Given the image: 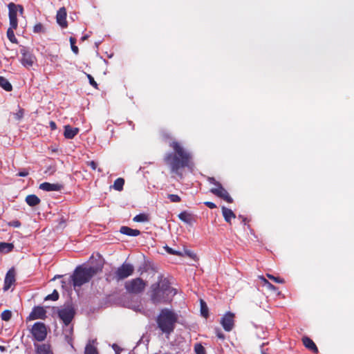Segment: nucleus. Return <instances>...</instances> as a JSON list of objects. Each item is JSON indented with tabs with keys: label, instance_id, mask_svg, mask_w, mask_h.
Masks as SVG:
<instances>
[{
	"label": "nucleus",
	"instance_id": "nucleus-13",
	"mask_svg": "<svg viewBox=\"0 0 354 354\" xmlns=\"http://www.w3.org/2000/svg\"><path fill=\"white\" fill-rule=\"evenodd\" d=\"M15 270L14 268H11L6 273L5 279H4V286L3 290L5 291L8 290L12 285H13L15 282Z\"/></svg>",
	"mask_w": 354,
	"mask_h": 354
},
{
	"label": "nucleus",
	"instance_id": "nucleus-20",
	"mask_svg": "<svg viewBox=\"0 0 354 354\" xmlns=\"http://www.w3.org/2000/svg\"><path fill=\"white\" fill-rule=\"evenodd\" d=\"M124 306L127 308L133 310L136 312L142 313L143 311V308L140 301L133 302V300H128L124 302Z\"/></svg>",
	"mask_w": 354,
	"mask_h": 354
},
{
	"label": "nucleus",
	"instance_id": "nucleus-50",
	"mask_svg": "<svg viewBox=\"0 0 354 354\" xmlns=\"http://www.w3.org/2000/svg\"><path fill=\"white\" fill-rule=\"evenodd\" d=\"M17 11L19 12V14L20 15H23L24 14V8L21 5H19V4H17Z\"/></svg>",
	"mask_w": 354,
	"mask_h": 354
},
{
	"label": "nucleus",
	"instance_id": "nucleus-38",
	"mask_svg": "<svg viewBox=\"0 0 354 354\" xmlns=\"http://www.w3.org/2000/svg\"><path fill=\"white\" fill-rule=\"evenodd\" d=\"M59 299V293L56 290H54L52 294L47 295L45 300L57 301Z\"/></svg>",
	"mask_w": 354,
	"mask_h": 354
},
{
	"label": "nucleus",
	"instance_id": "nucleus-51",
	"mask_svg": "<svg viewBox=\"0 0 354 354\" xmlns=\"http://www.w3.org/2000/svg\"><path fill=\"white\" fill-rule=\"evenodd\" d=\"M87 38H88V36H87V35H84V36H83V37H82V41H84V40L87 39Z\"/></svg>",
	"mask_w": 354,
	"mask_h": 354
},
{
	"label": "nucleus",
	"instance_id": "nucleus-39",
	"mask_svg": "<svg viewBox=\"0 0 354 354\" xmlns=\"http://www.w3.org/2000/svg\"><path fill=\"white\" fill-rule=\"evenodd\" d=\"M196 354H206L205 349L201 344H196L194 346Z\"/></svg>",
	"mask_w": 354,
	"mask_h": 354
},
{
	"label": "nucleus",
	"instance_id": "nucleus-31",
	"mask_svg": "<svg viewBox=\"0 0 354 354\" xmlns=\"http://www.w3.org/2000/svg\"><path fill=\"white\" fill-rule=\"evenodd\" d=\"M69 41L71 43V47L72 51L75 55H77L79 53V49H78V47L75 45L76 39L75 37H71L69 39Z\"/></svg>",
	"mask_w": 354,
	"mask_h": 354
},
{
	"label": "nucleus",
	"instance_id": "nucleus-55",
	"mask_svg": "<svg viewBox=\"0 0 354 354\" xmlns=\"http://www.w3.org/2000/svg\"><path fill=\"white\" fill-rule=\"evenodd\" d=\"M262 354H267V353H266L265 352H262Z\"/></svg>",
	"mask_w": 354,
	"mask_h": 354
},
{
	"label": "nucleus",
	"instance_id": "nucleus-36",
	"mask_svg": "<svg viewBox=\"0 0 354 354\" xmlns=\"http://www.w3.org/2000/svg\"><path fill=\"white\" fill-rule=\"evenodd\" d=\"M259 279L263 282L264 285L266 286L269 290H275L277 289L276 287L270 283L264 277L261 276L259 277Z\"/></svg>",
	"mask_w": 354,
	"mask_h": 354
},
{
	"label": "nucleus",
	"instance_id": "nucleus-7",
	"mask_svg": "<svg viewBox=\"0 0 354 354\" xmlns=\"http://www.w3.org/2000/svg\"><path fill=\"white\" fill-rule=\"evenodd\" d=\"M21 64L26 68H29L32 67L37 61L35 55L26 47L22 46L20 49Z\"/></svg>",
	"mask_w": 354,
	"mask_h": 354
},
{
	"label": "nucleus",
	"instance_id": "nucleus-21",
	"mask_svg": "<svg viewBox=\"0 0 354 354\" xmlns=\"http://www.w3.org/2000/svg\"><path fill=\"white\" fill-rule=\"evenodd\" d=\"M221 210L225 221L230 224L232 218H236L235 214L233 212L232 209L227 208L225 206L221 207Z\"/></svg>",
	"mask_w": 354,
	"mask_h": 354
},
{
	"label": "nucleus",
	"instance_id": "nucleus-53",
	"mask_svg": "<svg viewBox=\"0 0 354 354\" xmlns=\"http://www.w3.org/2000/svg\"><path fill=\"white\" fill-rule=\"evenodd\" d=\"M242 220H243V223L244 224H245V222H246V220H247L246 218H242Z\"/></svg>",
	"mask_w": 354,
	"mask_h": 354
},
{
	"label": "nucleus",
	"instance_id": "nucleus-5",
	"mask_svg": "<svg viewBox=\"0 0 354 354\" xmlns=\"http://www.w3.org/2000/svg\"><path fill=\"white\" fill-rule=\"evenodd\" d=\"M207 181L214 185L210 189V192L217 197L224 200L228 203H233V198L230 196L228 192L223 187L221 183L217 181L214 177H208Z\"/></svg>",
	"mask_w": 354,
	"mask_h": 354
},
{
	"label": "nucleus",
	"instance_id": "nucleus-14",
	"mask_svg": "<svg viewBox=\"0 0 354 354\" xmlns=\"http://www.w3.org/2000/svg\"><path fill=\"white\" fill-rule=\"evenodd\" d=\"M66 10L64 7H62L59 9L56 15V20L57 24L62 28H66L68 26V23L66 21Z\"/></svg>",
	"mask_w": 354,
	"mask_h": 354
},
{
	"label": "nucleus",
	"instance_id": "nucleus-35",
	"mask_svg": "<svg viewBox=\"0 0 354 354\" xmlns=\"http://www.w3.org/2000/svg\"><path fill=\"white\" fill-rule=\"evenodd\" d=\"M266 277L271 279L272 281H274L277 283H284L285 280L283 278L279 277H274L272 274H266Z\"/></svg>",
	"mask_w": 354,
	"mask_h": 354
},
{
	"label": "nucleus",
	"instance_id": "nucleus-30",
	"mask_svg": "<svg viewBox=\"0 0 354 354\" xmlns=\"http://www.w3.org/2000/svg\"><path fill=\"white\" fill-rule=\"evenodd\" d=\"M134 222H146L148 221V216L145 214H139L133 217Z\"/></svg>",
	"mask_w": 354,
	"mask_h": 354
},
{
	"label": "nucleus",
	"instance_id": "nucleus-28",
	"mask_svg": "<svg viewBox=\"0 0 354 354\" xmlns=\"http://www.w3.org/2000/svg\"><path fill=\"white\" fill-rule=\"evenodd\" d=\"M17 28H12V26H10L8 29L7 30V37L10 42L13 44H17L18 41L15 35L14 30H16Z\"/></svg>",
	"mask_w": 354,
	"mask_h": 354
},
{
	"label": "nucleus",
	"instance_id": "nucleus-48",
	"mask_svg": "<svg viewBox=\"0 0 354 354\" xmlns=\"http://www.w3.org/2000/svg\"><path fill=\"white\" fill-rule=\"evenodd\" d=\"M28 175V171L27 170H24L21 171H19L17 174V176H21V177H25V176H27Z\"/></svg>",
	"mask_w": 354,
	"mask_h": 354
},
{
	"label": "nucleus",
	"instance_id": "nucleus-54",
	"mask_svg": "<svg viewBox=\"0 0 354 354\" xmlns=\"http://www.w3.org/2000/svg\"><path fill=\"white\" fill-rule=\"evenodd\" d=\"M117 347V345L113 344V348Z\"/></svg>",
	"mask_w": 354,
	"mask_h": 354
},
{
	"label": "nucleus",
	"instance_id": "nucleus-17",
	"mask_svg": "<svg viewBox=\"0 0 354 354\" xmlns=\"http://www.w3.org/2000/svg\"><path fill=\"white\" fill-rule=\"evenodd\" d=\"M154 284H158V287H160V289L162 290L168 296L169 294L171 293L173 290L170 286L169 281L167 279H162V277H160L157 283H155Z\"/></svg>",
	"mask_w": 354,
	"mask_h": 354
},
{
	"label": "nucleus",
	"instance_id": "nucleus-3",
	"mask_svg": "<svg viewBox=\"0 0 354 354\" xmlns=\"http://www.w3.org/2000/svg\"><path fill=\"white\" fill-rule=\"evenodd\" d=\"M100 271H101V268L97 267L77 266L71 276L73 286L80 287L88 283Z\"/></svg>",
	"mask_w": 354,
	"mask_h": 354
},
{
	"label": "nucleus",
	"instance_id": "nucleus-1",
	"mask_svg": "<svg viewBox=\"0 0 354 354\" xmlns=\"http://www.w3.org/2000/svg\"><path fill=\"white\" fill-rule=\"evenodd\" d=\"M169 147L173 151L165 153L163 158L164 163L169 167L174 177L181 180L184 178L183 172L185 169L190 171L194 169L192 155L178 141H172Z\"/></svg>",
	"mask_w": 354,
	"mask_h": 354
},
{
	"label": "nucleus",
	"instance_id": "nucleus-34",
	"mask_svg": "<svg viewBox=\"0 0 354 354\" xmlns=\"http://www.w3.org/2000/svg\"><path fill=\"white\" fill-rule=\"evenodd\" d=\"M33 32L35 33H44L45 32V28L41 23H38L34 26Z\"/></svg>",
	"mask_w": 354,
	"mask_h": 354
},
{
	"label": "nucleus",
	"instance_id": "nucleus-45",
	"mask_svg": "<svg viewBox=\"0 0 354 354\" xmlns=\"http://www.w3.org/2000/svg\"><path fill=\"white\" fill-rule=\"evenodd\" d=\"M87 165L89 166L93 170H95L96 168H97V163L93 161V160H91V161H88L87 162Z\"/></svg>",
	"mask_w": 354,
	"mask_h": 354
},
{
	"label": "nucleus",
	"instance_id": "nucleus-27",
	"mask_svg": "<svg viewBox=\"0 0 354 354\" xmlns=\"http://www.w3.org/2000/svg\"><path fill=\"white\" fill-rule=\"evenodd\" d=\"M0 86L6 91H11L12 90V84L3 76H0Z\"/></svg>",
	"mask_w": 354,
	"mask_h": 354
},
{
	"label": "nucleus",
	"instance_id": "nucleus-18",
	"mask_svg": "<svg viewBox=\"0 0 354 354\" xmlns=\"http://www.w3.org/2000/svg\"><path fill=\"white\" fill-rule=\"evenodd\" d=\"M80 131L79 128L72 127L68 124L64 126V136L66 139H73Z\"/></svg>",
	"mask_w": 354,
	"mask_h": 354
},
{
	"label": "nucleus",
	"instance_id": "nucleus-42",
	"mask_svg": "<svg viewBox=\"0 0 354 354\" xmlns=\"http://www.w3.org/2000/svg\"><path fill=\"white\" fill-rule=\"evenodd\" d=\"M8 225L9 226L13 227H19L21 225V222L18 220H14V221H10L8 223Z\"/></svg>",
	"mask_w": 354,
	"mask_h": 354
},
{
	"label": "nucleus",
	"instance_id": "nucleus-23",
	"mask_svg": "<svg viewBox=\"0 0 354 354\" xmlns=\"http://www.w3.org/2000/svg\"><path fill=\"white\" fill-rule=\"evenodd\" d=\"M36 354H53L50 346L42 344L36 346Z\"/></svg>",
	"mask_w": 354,
	"mask_h": 354
},
{
	"label": "nucleus",
	"instance_id": "nucleus-41",
	"mask_svg": "<svg viewBox=\"0 0 354 354\" xmlns=\"http://www.w3.org/2000/svg\"><path fill=\"white\" fill-rule=\"evenodd\" d=\"M87 77L88 79V81H89V84L93 86L95 88H98V84H97V82H95V80H94L93 77L90 75V74H87Z\"/></svg>",
	"mask_w": 354,
	"mask_h": 354
},
{
	"label": "nucleus",
	"instance_id": "nucleus-19",
	"mask_svg": "<svg viewBox=\"0 0 354 354\" xmlns=\"http://www.w3.org/2000/svg\"><path fill=\"white\" fill-rule=\"evenodd\" d=\"M302 342L304 346L313 353H318V348L315 342L308 337H302Z\"/></svg>",
	"mask_w": 354,
	"mask_h": 354
},
{
	"label": "nucleus",
	"instance_id": "nucleus-29",
	"mask_svg": "<svg viewBox=\"0 0 354 354\" xmlns=\"http://www.w3.org/2000/svg\"><path fill=\"white\" fill-rule=\"evenodd\" d=\"M124 185V180L122 178H117L113 183V187L117 191H122Z\"/></svg>",
	"mask_w": 354,
	"mask_h": 354
},
{
	"label": "nucleus",
	"instance_id": "nucleus-11",
	"mask_svg": "<svg viewBox=\"0 0 354 354\" xmlns=\"http://www.w3.org/2000/svg\"><path fill=\"white\" fill-rule=\"evenodd\" d=\"M221 324L225 331H231L234 326V314L231 312L226 313L221 318Z\"/></svg>",
	"mask_w": 354,
	"mask_h": 354
},
{
	"label": "nucleus",
	"instance_id": "nucleus-8",
	"mask_svg": "<svg viewBox=\"0 0 354 354\" xmlns=\"http://www.w3.org/2000/svg\"><path fill=\"white\" fill-rule=\"evenodd\" d=\"M158 284H152L151 286V300L154 304L167 303L168 295L158 287Z\"/></svg>",
	"mask_w": 354,
	"mask_h": 354
},
{
	"label": "nucleus",
	"instance_id": "nucleus-52",
	"mask_svg": "<svg viewBox=\"0 0 354 354\" xmlns=\"http://www.w3.org/2000/svg\"><path fill=\"white\" fill-rule=\"evenodd\" d=\"M0 350H1V351H5V347H4V346H0Z\"/></svg>",
	"mask_w": 354,
	"mask_h": 354
},
{
	"label": "nucleus",
	"instance_id": "nucleus-2",
	"mask_svg": "<svg viewBox=\"0 0 354 354\" xmlns=\"http://www.w3.org/2000/svg\"><path fill=\"white\" fill-rule=\"evenodd\" d=\"M178 319V315L174 310L163 308L157 316L156 323L161 332L168 335L174 332Z\"/></svg>",
	"mask_w": 354,
	"mask_h": 354
},
{
	"label": "nucleus",
	"instance_id": "nucleus-9",
	"mask_svg": "<svg viewBox=\"0 0 354 354\" xmlns=\"http://www.w3.org/2000/svg\"><path fill=\"white\" fill-rule=\"evenodd\" d=\"M31 333L38 342L44 341L47 335V329L44 323L36 322L32 327Z\"/></svg>",
	"mask_w": 354,
	"mask_h": 354
},
{
	"label": "nucleus",
	"instance_id": "nucleus-4",
	"mask_svg": "<svg viewBox=\"0 0 354 354\" xmlns=\"http://www.w3.org/2000/svg\"><path fill=\"white\" fill-rule=\"evenodd\" d=\"M147 286V281L141 277H136L127 280L124 283V288L130 295H142Z\"/></svg>",
	"mask_w": 354,
	"mask_h": 354
},
{
	"label": "nucleus",
	"instance_id": "nucleus-10",
	"mask_svg": "<svg viewBox=\"0 0 354 354\" xmlns=\"http://www.w3.org/2000/svg\"><path fill=\"white\" fill-rule=\"evenodd\" d=\"M75 314V309L71 306H65L58 310V316L65 325H68Z\"/></svg>",
	"mask_w": 354,
	"mask_h": 354
},
{
	"label": "nucleus",
	"instance_id": "nucleus-16",
	"mask_svg": "<svg viewBox=\"0 0 354 354\" xmlns=\"http://www.w3.org/2000/svg\"><path fill=\"white\" fill-rule=\"evenodd\" d=\"M63 187V185L59 183H50L45 182L39 185V189L46 192L61 191Z\"/></svg>",
	"mask_w": 354,
	"mask_h": 354
},
{
	"label": "nucleus",
	"instance_id": "nucleus-44",
	"mask_svg": "<svg viewBox=\"0 0 354 354\" xmlns=\"http://www.w3.org/2000/svg\"><path fill=\"white\" fill-rule=\"evenodd\" d=\"M166 251L171 254H176V255H180V252L174 250L172 248L166 246L165 247Z\"/></svg>",
	"mask_w": 354,
	"mask_h": 354
},
{
	"label": "nucleus",
	"instance_id": "nucleus-22",
	"mask_svg": "<svg viewBox=\"0 0 354 354\" xmlns=\"http://www.w3.org/2000/svg\"><path fill=\"white\" fill-rule=\"evenodd\" d=\"M120 232L129 236H137L140 234V230L132 229L127 226H122L120 229Z\"/></svg>",
	"mask_w": 354,
	"mask_h": 354
},
{
	"label": "nucleus",
	"instance_id": "nucleus-15",
	"mask_svg": "<svg viewBox=\"0 0 354 354\" xmlns=\"http://www.w3.org/2000/svg\"><path fill=\"white\" fill-rule=\"evenodd\" d=\"M46 311L41 306L35 307L30 313L28 318L30 320L37 319H44L46 317Z\"/></svg>",
	"mask_w": 354,
	"mask_h": 354
},
{
	"label": "nucleus",
	"instance_id": "nucleus-33",
	"mask_svg": "<svg viewBox=\"0 0 354 354\" xmlns=\"http://www.w3.org/2000/svg\"><path fill=\"white\" fill-rule=\"evenodd\" d=\"M84 354H98L97 351L95 347L93 346L88 344L86 345L85 348Z\"/></svg>",
	"mask_w": 354,
	"mask_h": 354
},
{
	"label": "nucleus",
	"instance_id": "nucleus-25",
	"mask_svg": "<svg viewBox=\"0 0 354 354\" xmlns=\"http://www.w3.org/2000/svg\"><path fill=\"white\" fill-rule=\"evenodd\" d=\"M178 216L180 221L187 224H191L193 221L192 214L186 211L180 212Z\"/></svg>",
	"mask_w": 354,
	"mask_h": 354
},
{
	"label": "nucleus",
	"instance_id": "nucleus-49",
	"mask_svg": "<svg viewBox=\"0 0 354 354\" xmlns=\"http://www.w3.org/2000/svg\"><path fill=\"white\" fill-rule=\"evenodd\" d=\"M49 126L52 131H54L57 129V124L54 121H50L49 122Z\"/></svg>",
	"mask_w": 354,
	"mask_h": 354
},
{
	"label": "nucleus",
	"instance_id": "nucleus-37",
	"mask_svg": "<svg viewBox=\"0 0 354 354\" xmlns=\"http://www.w3.org/2000/svg\"><path fill=\"white\" fill-rule=\"evenodd\" d=\"M201 315L203 317H207L208 316V308L207 307L205 302L203 301V300H201Z\"/></svg>",
	"mask_w": 354,
	"mask_h": 354
},
{
	"label": "nucleus",
	"instance_id": "nucleus-12",
	"mask_svg": "<svg viewBox=\"0 0 354 354\" xmlns=\"http://www.w3.org/2000/svg\"><path fill=\"white\" fill-rule=\"evenodd\" d=\"M8 16L10 21V26H12V28H17L18 26V20L17 18V4L11 2L8 5Z\"/></svg>",
	"mask_w": 354,
	"mask_h": 354
},
{
	"label": "nucleus",
	"instance_id": "nucleus-43",
	"mask_svg": "<svg viewBox=\"0 0 354 354\" xmlns=\"http://www.w3.org/2000/svg\"><path fill=\"white\" fill-rule=\"evenodd\" d=\"M216 335L218 339H225V335L222 333V331L219 328L215 329Z\"/></svg>",
	"mask_w": 354,
	"mask_h": 354
},
{
	"label": "nucleus",
	"instance_id": "nucleus-32",
	"mask_svg": "<svg viewBox=\"0 0 354 354\" xmlns=\"http://www.w3.org/2000/svg\"><path fill=\"white\" fill-rule=\"evenodd\" d=\"M1 317L2 320L8 322L12 317V312L9 310H5L2 312Z\"/></svg>",
	"mask_w": 354,
	"mask_h": 354
},
{
	"label": "nucleus",
	"instance_id": "nucleus-46",
	"mask_svg": "<svg viewBox=\"0 0 354 354\" xmlns=\"http://www.w3.org/2000/svg\"><path fill=\"white\" fill-rule=\"evenodd\" d=\"M24 115V110L19 109V111L15 114V118L17 120H21Z\"/></svg>",
	"mask_w": 354,
	"mask_h": 354
},
{
	"label": "nucleus",
	"instance_id": "nucleus-47",
	"mask_svg": "<svg viewBox=\"0 0 354 354\" xmlns=\"http://www.w3.org/2000/svg\"><path fill=\"white\" fill-rule=\"evenodd\" d=\"M204 204L210 209H214L216 207V204L210 201H206L204 203Z\"/></svg>",
	"mask_w": 354,
	"mask_h": 354
},
{
	"label": "nucleus",
	"instance_id": "nucleus-24",
	"mask_svg": "<svg viewBox=\"0 0 354 354\" xmlns=\"http://www.w3.org/2000/svg\"><path fill=\"white\" fill-rule=\"evenodd\" d=\"M27 204L30 207H35L40 203V199L35 194H30L25 199Z\"/></svg>",
	"mask_w": 354,
	"mask_h": 354
},
{
	"label": "nucleus",
	"instance_id": "nucleus-40",
	"mask_svg": "<svg viewBox=\"0 0 354 354\" xmlns=\"http://www.w3.org/2000/svg\"><path fill=\"white\" fill-rule=\"evenodd\" d=\"M167 198L172 203H179L181 201V198L177 194H168Z\"/></svg>",
	"mask_w": 354,
	"mask_h": 354
},
{
	"label": "nucleus",
	"instance_id": "nucleus-6",
	"mask_svg": "<svg viewBox=\"0 0 354 354\" xmlns=\"http://www.w3.org/2000/svg\"><path fill=\"white\" fill-rule=\"evenodd\" d=\"M134 272V267L131 263H124L118 267L113 274V279L120 281L131 276Z\"/></svg>",
	"mask_w": 354,
	"mask_h": 354
},
{
	"label": "nucleus",
	"instance_id": "nucleus-26",
	"mask_svg": "<svg viewBox=\"0 0 354 354\" xmlns=\"http://www.w3.org/2000/svg\"><path fill=\"white\" fill-rule=\"evenodd\" d=\"M14 245L11 243L1 242L0 243V252L8 254L12 251Z\"/></svg>",
	"mask_w": 354,
	"mask_h": 354
}]
</instances>
